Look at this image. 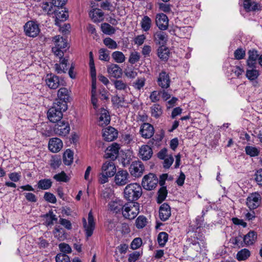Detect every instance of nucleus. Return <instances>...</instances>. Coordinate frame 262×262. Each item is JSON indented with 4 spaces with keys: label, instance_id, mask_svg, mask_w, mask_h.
Masks as SVG:
<instances>
[{
    "label": "nucleus",
    "instance_id": "obj_42",
    "mask_svg": "<svg viewBox=\"0 0 262 262\" xmlns=\"http://www.w3.org/2000/svg\"><path fill=\"white\" fill-rule=\"evenodd\" d=\"M245 152L247 155L250 157H256L259 155V150L256 147L252 146H247L245 147Z\"/></svg>",
    "mask_w": 262,
    "mask_h": 262
},
{
    "label": "nucleus",
    "instance_id": "obj_51",
    "mask_svg": "<svg viewBox=\"0 0 262 262\" xmlns=\"http://www.w3.org/2000/svg\"><path fill=\"white\" fill-rule=\"evenodd\" d=\"M103 43L110 49H116L118 47L117 42L110 37L104 39Z\"/></svg>",
    "mask_w": 262,
    "mask_h": 262
},
{
    "label": "nucleus",
    "instance_id": "obj_43",
    "mask_svg": "<svg viewBox=\"0 0 262 262\" xmlns=\"http://www.w3.org/2000/svg\"><path fill=\"white\" fill-rule=\"evenodd\" d=\"M112 58L117 63H122L125 60V57L120 51H115L112 54Z\"/></svg>",
    "mask_w": 262,
    "mask_h": 262
},
{
    "label": "nucleus",
    "instance_id": "obj_25",
    "mask_svg": "<svg viewBox=\"0 0 262 262\" xmlns=\"http://www.w3.org/2000/svg\"><path fill=\"white\" fill-rule=\"evenodd\" d=\"M152 150L148 145H142L139 150V157L144 161L148 160L152 156Z\"/></svg>",
    "mask_w": 262,
    "mask_h": 262
},
{
    "label": "nucleus",
    "instance_id": "obj_7",
    "mask_svg": "<svg viewBox=\"0 0 262 262\" xmlns=\"http://www.w3.org/2000/svg\"><path fill=\"white\" fill-rule=\"evenodd\" d=\"M55 123L53 130L56 135L60 136H66L69 134L70 127L68 122L64 120H60Z\"/></svg>",
    "mask_w": 262,
    "mask_h": 262
},
{
    "label": "nucleus",
    "instance_id": "obj_50",
    "mask_svg": "<svg viewBox=\"0 0 262 262\" xmlns=\"http://www.w3.org/2000/svg\"><path fill=\"white\" fill-rule=\"evenodd\" d=\"M99 59L101 60L108 61L110 60L108 51L106 49L101 48L99 50Z\"/></svg>",
    "mask_w": 262,
    "mask_h": 262
},
{
    "label": "nucleus",
    "instance_id": "obj_13",
    "mask_svg": "<svg viewBox=\"0 0 262 262\" xmlns=\"http://www.w3.org/2000/svg\"><path fill=\"white\" fill-rule=\"evenodd\" d=\"M170 79L168 73L165 71L161 72L157 78V84L162 89H167L170 86Z\"/></svg>",
    "mask_w": 262,
    "mask_h": 262
},
{
    "label": "nucleus",
    "instance_id": "obj_40",
    "mask_svg": "<svg viewBox=\"0 0 262 262\" xmlns=\"http://www.w3.org/2000/svg\"><path fill=\"white\" fill-rule=\"evenodd\" d=\"M53 3L45 2L41 4L40 7L44 12L47 13L48 15L53 14Z\"/></svg>",
    "mask_w": 262,
    "mask_h": 262
},
{
    "label": "nucleus",
    "instance_id": "obj_33",
    "mask_svg": "<svg viewBox=\"0 0 262 262\" xmlns=\"http://www.w3.org/2000/svg\"><path fill=\"white\" fill-rule=\"evenodd\" d=\"M150 113L152 117L158 119L160 118L163 114L162 107L159 104H154L150 107Z\"/></svg>",
    "mask_w": 262,
    "mask_h": 262
},
{
    "label": "nucleus",
    "instance_id": "obj_26",
    "mask_svg": "<svg viewBox=\"0 0 262 262\" xmlns=\"http://www.w3.org/2000/svg\"><path fill=\"white\" fill-rule=\"evenodd\" d=\"M171 215L169 205L167 203L163 204L159 209V217L162 221H166Z\"/></svg>",
    "mask_w": 262,
    "mask_h": 262
},
{
    "label": "nucleus",
    "instance_id": "obj_6",
    "mask_svg": "<svg viewBox=\"0 0 262 262\" xmlns=\"http://www.w3.org/2000/svg\"><path fill=\"white\" fill-rule=\"evenodd\" d=\"M130 177L125 170H119L115 174L114 182L116 185L122 186L130 182Z\"/></svg>",
    "mask_w": 262,
    "mask_h": 262
},
{
    "label": "nucleus",
    "instance_id": "obj_9",
    "mask_svg": "<svg viewBox=\"0 0 262 262\" xmlns=\"http://www.w3.org/2000/svg\"><path fill=\"white\" fill-rule=\"evenodd\" d=\"M88 223L85 218H83V224L85 231V234L87 238L91 236L93 233V231L95 227V223L94 222V217L93 216L92 212L91 211L88 214Z\"/></svg>",
    "mask_w": 262,
    "mask_h": 262
},
{
    "label": "nucleus",
    "instance_id": "obj_24",
    "mask_svg": "<svg viewBox=\"0 0 262 262\" xmlns=\"http://www.w3.org/2000/svg\"><path fill=\"white\" fill-rule=\"evenodd\" d=\"M107 71L109 75L113 77L118 78L122 75V70L118 64L112 63L107 67Z\"/></svg>",
    "mask_w": 262,
    "mask_h": 262
},
{
    "label": "nucleus",
    "instance_id": "obj_22",
    "mask_svg": "<svg viewBox=\"0 0 262 262\" xmlns=\"http://www.w3.org/2000/svg\"><path fill=\"white\" fill-rule=\"evenodd\" d=\"M53 13L55 18V25L57 26H59L60 22L66 20L68 17L67 12L64 11L62 8H54Z\"/></svg>",
    "mask_w": 262,
    "mask_h": 262
},
{
    "label": "nucleus",
    "instance_id": "obj_20",
    "mask_svg": "<svg viewBox=\"0 0 262 262\" xmlns=\"http://www.w3.org/2000/svg\"><path fill=\"white\" fill-rule=\"evenodd\" d=\"M101 171L110 177H113L116 172V168L113 161H106L101 167Z\"/></svg>",
    "mask_w": 262,
    "mask_h": 262
},
{
    "label": "nucleus",
    "instance_id": "obj_55",
    "mask_svg": "<svg viewBox=\"0 0 262 262\" xmlns=\"http://www.w3.org/2000/svg\"><path fill=\"white\" fill-rule=\"evenodd\" d=\"M56 262H70L68 255L63 253L58 254L55 257Z\"/></svg>",
    "mask_w": 262,
    "mask_h": 262
},
{
    "label": "nucleus",
    "instance_id": "obj_18",
    "mask_svg": "<svg viewBox=\"0 0 262 262\" xmlns=\"http://www.w3.org/2000/svg\"><path fill=\"white\" fill-rule=\"evenodd\" d=\"M47 85L51 89H56L60 85L59 77L53 74H47L45 78Z\"/></svg>",
    "mask_w": 262,
    "mask_h": 262
},
{
    "label": "nucleus",
    "instance_id": "obj_27",
    "mask_svg": "<svg viewBox=\"0 0 262 262\" xmlns=\"http://www.w3.org/2000/svg\"><path fill=\"white\" fill-rule=\"evenodd\" d=\"M108 205L111 211L117 213L120 212L121 211L122 212L124 207L125 206L123 201L119 199H116L115 201H111Z\"/></svg>",
    "mask_w": 262,
    "mask_h": 262
},
{
    "label": "nucleus",
    "instance_id": "obj_49",
    "mask_svg": "<svg viewBox=\"0 0 262 262\" xmlns=\"http://www.w3.org/2000/svg\"><path fill=\"white\" fill-rule=\"evenodd\" d=\"M46 218V223L48 226L52 225L53 224L54 221H57V219L56 217V215L51 211H50L49 213H47L45 215Z\"/></svg>",
    "mask_w": 262,
    "mask_h": 262
},
{
    "label": "nucleus",
    "instance_id": "obj_45",
    "mask_svg": "<svg viewBox=\"0 0 262 262\" xmlns=\"http://www.w3.org/2000/svg\"><path fill=\"white\" fill-rule=\"evenodd\" d=\"M61 163V159L59 156H53L50 160V165L51 167L55 169L59 167Z\"/></svg>",
    "mask_w": 262,
    "mask_h": 262
},
{
    "label": "nucleus",
    "instance_id": "obj_14",
    "mask_svg": "<svg viewBox=\"0 0 262 262\" xmlns=\"http://www.w3.org/2000/svg\"><path fill=\"white\" fill-rule=\"evenodd\" d=\"M119 149V144L116 143H113L106 148L104 157L106 159H111L113 161L115 160L118 156Z\"/></svg>",
    "mask_w": 262,
    "mask_h": 262
},
{
    "label": "nucleus",
    "instance_id": "obj_46",
    "mask_svg": "<svg viewBox=\"0 0 262 262\" xmlns=\"http://www.w3.org/2000/svg\"><path fill=\"white\" fill-rule=\"evenodd\" d=\"M147 223L146 217L143 215H140L136 220V226L138 229H142L146 225Z\"/></svg>",
    "mask_w": 262,
    "mask_h": 262
},
{
    "label": "nucleus",
    "instance_id": "obj_64",
    "mask_svg": "<svg viewBox=\"0 0 262 262\" xmlns=\"http://www.w3.org/2000/svg\"><path fill=\"white\" fill-rule=\"evenodd\" d=\"M140 256V252L135 251L129 254L128 261V262H135L139 259Z\"/></svg>",
    "mask_w": 262,
    "mask_h": 262
},
{
    "label": "nucleus",
    "instance_id": "obj_36",
    "mask_svg": "<svg viewBox=\"0 0 262 262\" xmlns=\"http://www.w3.org/2000/svg\"><path fill=\"white\" fill-rule=\"evenodd\" d=\"M52 185V182L50 179H41L37 183V187L39 189L42 190H47L51 188Z\"/></svg>",
    "mask_w": 262,
    "mask_h": 262
},
{
    "label": "nucleus",
    "instance_id": "obj_19",
    "mask_svg": "<svg viewBox=\"0 0 262 262\" xmlns=\"http://www.w3.org/2000/svg\"><path fill=\"white\" fill-rule=\"evenodd\" d=\"M156 24L161 30H166L168 26V18L165 14H158L156 17Z\"/></svg>",
    "mask_w": 262,
    "mask_h": 262
},
{
    "label": "nucleus",
    "instance_id": "obj_44",
    "mask_svg": "<svg viewBox=\"0 0 262 262\" xmlns=\"http://www.w3.org/2000/svg\"><path fill=\"white\" fill-rule=\"evenodd\" d=\"M167 191L166 187L162 186L158 191V196L157 199V203H161L166 198Z\"/></svg>",
    "mask_w": 262,
    "mask_h": 262
},
{
    "label": "nucleus",
    "instance_id": "obj_4",
    "mask_svg": "<svg viewBox=\"0 0 262 262\" xmlns=\"http://www.w3.org/2000/svg\"><path fill=\"white\" fill-rule=\"evenodd\" d=\"M55 47L52 48V51L54 54L59 57H63V52L61 49H65L67 47V42L65 39L59 35H57L53 38Z\"/></svg>",
    "mask_w": 262,
    "mask_h": 262
},
{
    "label": "nucleus",
    "instance_id": "obj_48",
    "mask_svg": "<svg viewBox=\"0 0 262 262\" xmlns=\"http://www.w3.org/2000/svg\"><path fill=\"white\" fill-rule=\"evenodd\" d=\"M115 88L119 91H126L128 88L127 84L126 82H123L121 80H116L114 81Z\"/></svg>",
    "mask_w": 262,
    "mask_h": 262
},
{
    "label": "nucleus",
    "instance_id": "obj_61",
    "mask_svg": "<svg viewBox=\"0 0 262 262\" xmlns=\"http://www.w3.org/2000/svg\"><path fill=\"white\" fill-rule=\"evenodd\" d=\"M44 199L47 202L51 203L54 204L56 202L55 196L50 192H46L44 194Z\"/></svg>",
    "mask_w": 262,
    "mask_h": 262
},
{
    "label": "nucleus",
    "instance_id": "obj_28",
    "mask_svg": "<svg viewBox=\"0 0 262 262\" xmlns=\"http://www.w3.org/2000/svg\"><path fill=\"white\" fill-rule=\"evenodd\" d=\"M100 115L99 118V125L102 126L108 125L111 120L108 111L103 108H101Z\"/></svg>",
    "mask_w": 262,
    "mask_h": 262
},
{
    "label": "nucleus",
    "instance_id": "obj_5",
    "mask_svg": "<svg viewBox=\"0 0 262 262\" xmlns=\"http://www.w3.org/2000/svg\"><path fill=\"white\" fill-rule=\"evenodd\" d=\"M158 183V178L156 174L152 173L144 176L142 181L143 187L147 190H151L155 188Z\"/></svg>",
    "mask_w": 262,
    "mask_h": 262
},
{
    "label": "nucleus",
    "instance_id": "obj_10",
    "mask_svg": "<svg viewBox=\"0 0 262 262\" xmlns=\"http://www.w3.org/2000/svg\"><path fill=\"white\" fill-rule=\"evenodd\" d=\"M24 31L26 35L35 37L40 32L38 25L33 21H29L24 26Z\"/></svg>",
    "mask_w": 262,
    "mask_h": 262
},
{
    "label": "nucleus",
    "instance_id": "obj_41",
    "mask_svg": "<svg viewBox=\"0 0 262 262\" xmlns=\"http://www.w3.org/2000/svg\"><path fill=\"white\" fill-rule=\"evenodd\" d=\"M102 32L107 35H112L115 33V29L108 23H103L101 26Z\"/></svg>",
    "mask_w": 262,
    "mask_h": 262
},
{
    "label": "nucleus",
    "instance_id": "obj_15",
    "mask_svg": "<svg viewBox=\"0 0 262 262\" xmlns=\"http://www.w3.org/2000/svg\"><path fill=\"white\" fill-rule=\"evenodd\" d=\"M248 57L246 60V66L247 67L252 68L257 67L258 59L259 55L258 51L256 50H250L248 52Z\"/></svg>",
    "mask_w": 262,
    "mask_h": 262
},
{
    "label": "nucleus",
    "instance_id": "obj_2",
    "mask_svg": "<svg viewBox=\"0 0 262 262\" xmlns=\"http://www.w3.org/2000/svg\"><path fill=\"white\" fill-rule=\"evenodd\" d=\"M68 108L67 104L53 103V106L48 110L47 116L49 120L53 123L58 122L62 118V113Z\"/></svg>",
    "mask_w": 262,
    "mask_h": 262
},
{
    "label": "nucleus",
    "instance_id": "obj_35",
    "mask_svg": "<svg viewBox=\"0 0 262 262\" xmlns=\"http://www.w3.org/2000/svg\"><path fill=\"white\" fill-rule=\"evenodd\" d=\"M89 14L94 22H99L102 20L104 13L101 10L98 9L91 11Z\"/></svg>",
    "mask_w": 262,
    "mask_h": 262
},
{
    "label": "nucleus",
    "instance_id": "obj_37",
    "mask_svg": "<svg viewBox=\"0 0 262 262\" xmlns=\"http://www.w3.org/2000/svg\"><path fill=\"white\" fill-rule=\"evenodd\" d=\"M251 255L250 251L247 249H243L239 251L236 254V258L238 261L245 260Z\"/></svg>",
    "mask_w": 262,
    "mask_h": 262
},
{
    "label": "nucleus",
    "instance_id": "obj_23",
    "mask_svg": "<svg viewBox=\"0 0 262 262\" xmlns=\"http://www.w3.org/2000/svg\"><path fill=\"white\" fill-rule=\"evenodd\" d=\"M48 146L50 151L53 152H57L62 148L63 143L60 139L53 138L49 140Z\"/></svg>",
    "mask_w": 262,
    "mask_h": 262
},
{
    "label": "nucleus",
    "instance_id": "obj_21",
    "mask_svg": "<svg viewBox=\"0 0 262 262\" xmlns=\"http://www.w3.org/2000/svg\"><path fill=\"white\" fill-rule=\"evenodd\" d=\"M117 130L113 127L109 126L103 130V137L106 141L111 142L113 141L117 138Z\"/></svg>",
    "mask_w": 262,
    "mask_h": 262
},
{
    "label": "nucleus",
    "instance_id": "obj_32",
    "mask_svg": "<svg viewBox=\"0 0 262 262\" xmlns=\"http://www.w3.org/2000/svg\"><path fill=\"white\" fill-rule=\"evenodd\" d=\"M243 7L247 12L255 11L259 10V5L254 2L250 0H244Z\"/></svg>",
    "mask_w": 262,
    "mask_h": 262
},
{
    "label": "nucleus",
    "instance_id": "obj_16",
    "mask_svg": "<svg viewBox=\"0 0 262 262\" xmlns=\"http://www.w3.org/2000/svg\"><path fill=\"white\" fill-rule=\"evenodd\" d=\"M58 98L56 99L54 103L60 105L61 103L67 104V102L70 99V94L68 90L65 88H60L58 91Z\"/></svg>",
    "mask_w": 262,
    "mask_h": 262
},
{
    "label": "nucleus",
    "instance_id": "obj_62",
    "mask_svg": "<svg viewBox=\"0 0 262 262\" xmlns=\"http://www.w3.org/2000/svg\"><path fill=\"white\" fill-rule=\"evenodd\" d=\"M134 84V88L138 90H140L145 85V79H138Z\"/></svg>",
    "mask_w": 262,
    "mask_h": 262
},
{
    "label": "nucleus",
    "instance_id": "obj_8",
    "mask_svg": "<svg viewBox=\"0 0 262 262\" xmlns=\"http://www.w3.org/2000/svg\"><path fill=\"white\" fill-rule=\"evenodd\" d=\"M188 245L186 246V252L190 256L195 257L200 253L201 245L198 239H191L188 241Z\"/></svg>",
    "mask_w": 262,
    "mask_h": 262
},
{
    "label": "nucleus",
    "instance_id": "obj_11",
    "mask_svg": "<svg viewBox=\"0 0 262 262\" xmlns=\"http://www.w3.org/2000/svg\"><path fill=\"white\" fill-rule=\"evenodd\" d=\"M131 175L135 177H141L144 170V166L140 161H133L129 168Z\"/></svg>",
    "mask_w": 262,
    "mask_h": 262
},
{
    "label": "nucleus",
    "instance_id": "obj_34",
    "mask_svg": "<svg viewBox=\"0 0 262 262\" xmlns=\"http://www.w3.org/2000/svg\"><path fill=\"white\" fill-rule=\"evenodd\" d=\"M256 238V233L254 231H250L245 235L244 242L246 245H252L255 243Z\"/></svg>",
    "mask_w": 262,
    "mask_h": 262
},
{
    "label": "nucleus",
    "instance_id": "obj_39",
    "mask_svg": "<svg viewBox=\"0 0 262 262\" xmlns=\"http://www.w3.org/2000/svg\"><path fill=\"white\" fill-rule=\"evenodd\" d=\"M169 50L162 46L158 49V55L159 57L163 60H167L169 58Z\"/></svg>",
    "mask_w": 262,
    "mask_h": 262
},
{
    "label": "nucleus",
    "instance_id": "obj_52",
    "mask_svg": "<svg viewBox=\"0 0 262 262\" xmlns=\"http://www.w3.org/2000/svg\"><path fill=\"white\" fill-rule=\"evenodd\" d=\"M54 234L55 237L59 241H63L66 238L64 231L62 228H55L54 231Z\"/></svg>",
    "mask_w": 262,
    "mask_h": 262
},
{
    "label": "nucleus",
    "instance_id": "obj_38",
    "mask_svg": "<svg viewBox=\"0 0 262 262\" xmlns=\"http://www.w3.org/2000/svg\"><path fill=\"white\" fill-rule=\"evenodd\" d=\"M64 164L66 165H70L72 164L73 160V152L68 149L64 152L63 156Z\"/></svg>",
    "mask_w": 262,
    "mask_h": 262
},
{
    "label": "nucleus",
    "instance_id": "obj_59",
    "mask_svg": "<svg viewBox=\"0 0 262 262\" xmlns=\"http://www.w3.org/2000/svg\"><path fill=\"white\" fill-rule=\"evenodd\" d=\"M142 244V241L141 238H135L131 243L130 248L133 250L137 249L141 246Z\"/></svg>",
    "mask_w": 262,
    "mask_h": 262
},
{
    "label": "nucleus",
    "instance_id": "obj_60",
    "mask_svg": "<svg viewBox=\"0 0 262 262\" xmlns=\"http://www.w3.org/2000/svg\"><path fill=\"white\" fill-rule=\"evenodd\" d=\"M59 248L62 252L64 253V254L70 253L72 252L71 247L68 244L64 243L60 244L59 245Z\"/></svg>",
    "mask_w": 262,
    "mask_h": 262
},
{
    "label": "nucleus",
    "instance_id": "obj_30",
    "mask_svg": "<svg viewBox=\"0 0 262 262\" xmlns=\"http://www.w3.org/2000/svg\"><path fill=\"white\" fill-rule=\"evenodd\" d=\"M256 67H247V68L246 76L250 81L256 80L260 75L259 71L256 69Z\"/></svg>",
    "mask_w": 262,
    "mask_h": 262
},
{
    "label": "nucleus",
    "instance_id": "obj_17",
    "mask_svg": "<svg viewBox=\"0 0 262 262\" xmlns=\"http://www.w3.org/2000/svg\"><path fill=\"white\" fill-rule=\"evenodd\" d=\"M154 126L148 123H144L140 127V133L145 139L150 138L154 135Z\"/></svg>",
    "mask_w": 262,
    "mask_h": 262
},
{
    "label": "nucleus",
    "instance_id": "obj_29",
    "mask_svg": "<svg viewBox=\"0 0 262 262\" xmlns=\"http://www.w3.org/2000/svg\"><path fill=\"white\" fill-rule=\"evenodd\" d=\"M154 38L156 44L163 46L167 41V35L166 33L159 31L154 34Z\"/></svg>",
    "mask_w": 262,
    "mask_h": 262
},
{
    "label": "nucleus",
    "instance_id": "obj_1",
    "mask_svg": "<svg viewBox=\"0 0 262 262\" xmlns=\"http://www.w3.org/2000/svg\"><path fill=\"white\" fill-rule=\"evenodd\" d=\"M123 193L126 200L133 202L140 198L142 194V189L141 186L136 183H130L126 186Z\"/></svg>",
    "mask_w": 262,
    "mask_h": 262
},
{
    "label": "nucleus",
    "instance_id": "obj_63",
    "mask_svg": "<svg viewBox=\"0 0 262 262\" xmlns=\"http://www.w3.org/2000/svg\"><path fill=\"white\" fill-rule=\"evenodd\" d=\"M255 180L259 185L262 186V169L257 170L255 173Z\"/></svg>",
    "mask_w": 262,
    "mask_h": 262
},
{
    "label": "nucleus",
    "instance_id": "obj_56",
    "mask_svg": "<svg viewBox=\"0 0 262 262\" xmlns=\"http://www.w3.org/2000/svg\"><path fill=\"white\" fill-rule=\"evenodd\" d=\"M245 55V51L242 48H238L234 53V58L237 60L243 59Z\"/></svg>",
    "mask_w": 262,
    "mask_h": 262
},
{
    "label": "nucleus",
    "instance_id": "obj_54",
    "mask_svg": "<svg viewBox=\"0 0 262 262\" xmlns=\"http://www.w3.org/2000/svg\"><path fill=\"white\" fill-rule=\"evenodd\" d=\"M112 102L114 105H117L118 107L122 106L124 102V98L116 95L112 98Z\"/></svg>",
    "mask_w": 262,
    "mask_h": 262
},
{
    "label": "nucleus",
    "instance_id": "obj_31",
    "mask_svg": "<svg viewBox=\"0 0 262 262\" xmlns=\"http://www.w3.org/2000/svg\"><path fill=\"white\" fill-rule=\"evenodd\" d=\"M140 25L143 31L147 32L152 26V20L149 16L145 15L142 17L140 21Z\"/></svg>",
    "mask_w": 262,
    "mask_h": 262
},
{
    "label": "nucleus",
    "instance_id": "obj_53",
    "mask_svg": "<svg viewBox=\"0 0 262 262\" xmlns=\"http://www.w3.org/2000/svg\"><path fill=\"white\" fill-rule=\"evenodd\" d=\"M53 178L58 182H67L69 181L68 176L64 171L54 175Z\"/></svg>",
    "mask_w": 262,
    "mask_h": 262
},
{
    "label": "nucleus",
    "instance_id": "obj_47",
    "mask_svg": "<svg viewBox=\"0 0 262 262\" xmlns=\"http://www.w3.org/2000/svg\"><path fill=\"white\" fill-rule=\"evenodd\" d=\"M168 235L165 232H160L158 236V242L161 247H164L167 242Z\"/></svg>",
    "mask_w": 262,
    "mask_h": 262
},
{
    "label": "nucleus",
    "instance_id": "obj_58",
    "mask_svg": "<svg viewBox=\"0 0 262 262\" xmlns=\"http://www.w3.org/2000/svg\"><path fill=\"white\" fill-rule=\"evenodd\" d=\"M140 56L137 52H132L129 56L128 61L131 64H134L140 59Z\"/></svg>",
    "mask_w": 262,
    "mask_h": 262
},
{
    "label": "nucleus",
    "instance_id": "obj_57",
    "mask_svg": "<svg viewBox=\"0 0 262 262\" xmlns=\"http://www.w3.org/2000/svg\"><path fill=\"white\" fill-rule=\"evenodd\" d=\"M161 90L159 91H154L152 92L149 96V99L152 102H157L160 100Z\"/></svg>",
    "mask_w": 262,
    "mask_h": 262
},
{
    "label": "nucleus",
    "instance_id": "obj_3",
    "mask_svg": "<svg viewBox=\"0 0 262 262\" xmlns=\"http://www.w3.org/2000/svg\"><path fill=\"white\" fill-rule=\"evenodd\" d=\"M140 205L137 202L125 204L122 211L123 216L128 220L134 219L139 213Z\"/></svg>",
    "mask_w": 262,
    "mask_h": 262
},
{
    "label": "nucleus",
    "instance_id": "obj_12",
    "mask_svg": "<svg viewBox=\"0 0 262 262\" xmlns=\"http://www.w3.org/2000/svg\"><path fill=\"white\" fill-rule=\"evenodd\" d=\"M261 197L258 193H252L247 198L246 204L252 210L257 208L261 202Z\"/></svg>",
    "mask_w": 262,
    "mask_h": 262
}]
</instances>
